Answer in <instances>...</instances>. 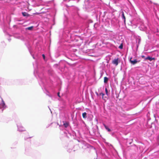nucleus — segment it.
Instances as JSON below:
<instances>
[{"label":"nucleus","mask_w":159,"mask_h":159,"mask_svg":"<svg viewBox=\"0 0 159 159\" xmlns=\"http://www.w3.org/2000/svg\"><path fill=\"white\" fill-rule=\"evenodd\" d=\"M17 126L18 129L19 131H22L25 130V129L23 126L22 124L20 123H18Z\"/></svg>","instance_id":"f257e3e1"},{"label":"nucleus","mask_w":159,"mask_h":159,"mask_svg":"<svg viewBox=\"0 0 159 159\" xmlns=\"http://www.w3.org/2000/svg\"><path fill=\"white\" fill-rule=\"evenodd\" d=\"M119 61V59L117 58V59H115L112 61V63L115 65L116 66H117L118 65Z\"/></svg>","instance_id":"f03ea898"},{"label":"nucleus","mask_w":159,"mask_h":159,"mask_svg":"<svg viewBox=\"0 0 159 159\" xmlns=\"http://www.w3.org/2000/svg\"><path fill=\"white\" fill-rule=\"evenodd\" d=\"M131 59L132 58H131L130 59V61L132 64L134 65L138 62V61L136 59H134V60H132Z\"/></svg>","instance_id":"7ed1b4c3"},{"label":"nucleus","mask_w":159,"mask_h":159,"mask_svg":"<svg viewBox=\"0 0 159 159\" xmlns=\"http://www.w3.org/2000/svg\"><path fill=\"white\" fill-rule=\"evenodd\" d=\"M5 104L3 101H2V102L0 104V108L5 107Z\"/></svg>","instance_id":"20e7f679"},{"label":"nucleus","mask_w":159,"mask_h":159,"mask_svg":"<svg viewBox=\"0 0 159 159\" xmlns=\"http://www.w3.org/2000/svg\"><path fill=\"white\" fill-rule=\"evenodd\" d=\"M155 59L154 58H152L149 56H148L145 58V60H148L150 61H152L153 60H155Z\"/></svg>","instance_id":"39448f33"},{"label":"nucleus","mask_w":159,"mask_h":159,"mask_svg":"<svg viewBox=\"0 0 159 159\" xmlns=\"http://www.w3.org/2000/svg\"><path fill=\"white\" fill-rule=\"evenodd\" d=\"M22 14L23 16H24L28 17L30 16V15L28 14L27 12H22Z\"/></svg>","instance_id":"423d86ee"},{"label":"nucleus","mask_w":159,"mask_h":159,"mask_svg":"<svg viewBox=\"0 0 159 159\" xmlns=\"http://www.w3.org/2000/svg\"><path fill=\"white\" fill-rule=\"evenodd\" d=\"M103 125H104V126L105 128V129L108 131V132H110L111 131V129L108 127V126H106V125L104 124H103Z\"/></svg>","instance_id":"0eeeda50"},{"label":"nucleus","mask_w":159,"mask_h":159,"mask_svg":"<svg viewBox=\"0 0 159 159\" xmlns=\"http://www.w3.org/2000/svg\"><path fill=\"white\" fill-rule=\"evenodd\" d=\"M108 81V78L107 77H105L104 78V83H107Z\"/></svg>","instance_id":"6e6552de"},{"label":"nucleus","mask_w":159,"mask_h":159,"mask_svg":"<svg viewBox=\"0 0 159 159\" xmlns=\"http://www.w3.org/2000/svg\"><path fill=\"white\" fill-rule=\"evenodd\" d=\"M63 125L64 126L65 128L67 127L69 125V123L67 122L64 123L63 124Z\"/></svg>","instance_id":"1a4fd4ad"},{"label":"nucleus","mask_w":159,"mask_h":159,"mask_svg":"<svg viewBox=\"0 0 159 159\" xmlns=\"http://www.w3.org/2000/svg\"><path fill=\"white\" fill-rule=\"evenodd\" d=\"M87 114L86 112H84L82 114V116L83 118H86L87 117L86 116Z\"/></svg>","instance_id":"9d476101"},{"label":"nucleus","mask_w":159,"mask_h":159,"mask_svg":"<svg viewBox=\"0 0 159 159\" xmlns=\"http://www.w3.org/2000/svg\"><path fill=\"white\" fill-rule=\"evenodd\" d=\"M122 16L123 18L124 19V21L125 22V16L124 14L123 11H122Z\"/></svg>","instance_id":"9b49d317"},{"label":"nucleus","mask_w":159,"mask_h":159,"mask_svg":"<svg viewBox=\"0 0 159 159\" xmlns=\"http://www.w3.org/2000/svg\"><path fill=\"white\" fill-rule=\"evenodd\" d=\"M33 28V26H30V27H28L27 28H26V29L29 30H31Z\"/></svg>","instance_id":"f8f14e48"},{"label":"nucleus","mask_w":159,"mask_h":159,"mask_svg":"<svg viewBox=\"0 0 159 159\" xmlns=\"http://www.w3.org/2000/svg\"><path fill=\"white\" fill-rule=\"evenodd\" d=\"M123 46L122 44H121V45L119 46V48L122 49L123 48Z\"/></svg>","instance_id":"ddd939ff"},{"label":"nucleus","mask_w":159,"mask_h":159,"mask_svg":"<svg viewBox=\"0 0 159 159\" xmlns=\"http://www.w3.org/2000/svg\"><path fill=\"white\" fill-rule=\"evenodd\" d=\"M99 95H102V99H103V96H104V94L103 93H100Z\"/></svg>","instance_id":"4468645a"},{"label":"nucleus","mask_w":159,"mask_h":159,"mask_svg":"<svg viewBox=\"0 0 159 159\" xmlns=\"http://www.w3.org/2000/svg\"><path fill=\"white\" fill-rule=\"evenodd\" d=\"M105 92L106 94L107 95H108V91L107 88H105Z\"/></svg>","instance_id":"2eb2a0df"},{"label":"nucleus","mask_w":159,"mask_h":159,"mask_svg":"<svg viewBox=\"0 0 159 159\" xmlns=\"http://www.w3.org/2000/svg\"><path fill=\"white\" fill-rule=\"evenodd\" d=\"M42 57L43 58V59L45 60V56L44 54H42Z\"/></svg>","instance_id":"dca6fc26"},{"label":"nucleus","mask_w":159,"mask_h":159,"mask_svg":"<svg viewBox=\"0 0 159 159\" xmlns=\"http://www.w3.org/2000/svg\"><path fill=\"white\" fill-rule=\"evenodd\" d=\"M141 57L143 58H145V56L144 55H142L141 56Z\"/></svg>","instance_id":"f3484780"},{"label":"nucleus","mask_w":159,"mask_h":159,"mask_svg":"<svg viewBox=\"0 0 159 159\" xmlns=\"http://www.w3.org/2000/svg\"><path fill=\"white\" fill-rule=\"evenodd\" d=\"M96 93L97 96H98L99 94L98 93H97V92H96Z\"/></svg>","instance_id":"a211bd4d"},{"label":"nucleus","mask_w":159,"mask_h":159,"mask_svg":"<svg viewBox=\"0 0 159 159\" xmlns=\"http://www.w3.org/2000/svg\"><path fill=\"white\" fill-rule=\"evenodd\" d=\"M59 94H60L59 93H57L58 96L59 97H60Z\"/></svg>","instance_id":"6ab92c4d"}]
</instances>
